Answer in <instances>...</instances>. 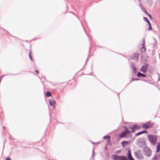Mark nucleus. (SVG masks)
Returning <instances> with one entry per match:
<instances>
[{"label": "nucleus", "mask_w": 160, "mask_h": 160, "mask_svg": "<svg viewBox=\"0 0 160 160\" xmlns=\"http://www.w3.org/2000/svg\"><path fill=\"white\" fill-rule=\"evenodd\" d=\"M139 6L142 10H142L143 9H144V8L143 7H142V5L141 4H140L139 5Z\"/></svg>", "instance_id": "nucleus-26"}, {"label": "nucleus", "mask_w": 160, "mask_h": 160, "mask_svg": "<svg viewBox=\"0 0 160 160\" xmlns=\"http://www.w3.org/2000/svg\"><path fill=\"white\" fill-rule=\"evenodd\" d=\"M126 145V144H125V143H124L123 144H122V146L123 148Z\"/></svg>", "instance_id": "nucleus-30"}, {"label": "nucleus", "mask_w": 160, "mask_h": 160, "mask_svg": "<svg viewBox=\"0 0 160 160\" xmlns=\"http://www.w3.org/2000/svg\"><path fill=\"white\" fill-rule=\"evenodd\" d=\"M148 133V132L146 130H144L142 132H138V133H136V136H137L142 133Z\"/></svg>", "instance_id": "nucleus-15"}, {"label": "nucleus", "mask_w": 160, "mask_h": 160, "mask_svg": "<svg viewBox=\"0 0 160 160\" xmlns=\"http://www.w3.org/2000/svg\"><path fill=\"white\" fill-rule=\"evenodd\" d=\"M148 15L149 17L151 19H152V17L151 15L149 14Z\"/></svg>", "instance_id": "nucleus-25"}, {"label": "nucleus", "mask_w": 160, "mask_h": 160, "mask_svg": "<svg viewBox=\"0 0 160 160\" xmlns=\"http://www.w3.org/2000/svg\"><path fill=\"white\" fill-rule=\"evenodd\" d=\"M3 128H4H4H5V127H3Z\"/></svg>", "instance_id": "nucleus-35"}, {"label": "nucleus", "mask_w": 160, "mask_h": 160, "mask_svg": "<svg viewBox=\"0 0 160 160\" xmlns=\"http://www.w3.org/2000/svg\"><path fill=\"white\" fill-rule=\"evenodd\" d=\"M93 154H94V150H93V153H92V157H93V158H94V156H93Z\"/></svg>", "instance_id": "nucleus-32"}, {"label": "nucleus", "mask_w": 160, "mask_h": 160, "mask_svg": "<svg viewBox=\"0 0 160 160\" xmlns=\"http://www.w3.org/2000/svg\"><path fill=\"white\" fill-rule=\"evenodd\" d=\"M138 57L139 54L138 53H134L132 57V58L138 61Z\"/></svg>", "instance_id": "nucleus-9"}, {"label": "nucleus", "mask_w": 160, "mask_h": 160, "mask_svg": "<svg viewBox=\"0 0 160 160\" xmlns=\"http://www.w3.org/2000/svg\"><path fill=\"white\" fill-rule=\"evenodd\" d=\"M160 150V149L157 148V152H158Z\"/></svg>", "instance_id": "nucleus-27"}, {"label": "nucleus", "mask_w": 160, "mask_h": 160, "mask_svg": "<svg viewBox=\"0 0 160 160\" xmlns=\"http://www.w3.org/2000/svg\"><path fill=\"white\" fill-rule=\"evenodd\" d=\"M148 64H146L143 65L140 69V71L144 73H146L148 69Z\"/></svg>", "instance_id": "nucleus-7"}, {"label": "nucleus", "mask_w": 160, "mask_h": 160, "mask_svg": "<svg viewBox=\"0 0 160 160\" xmlns=\"http://www.w3.org/2000/svg\"><path fill=\"white\" fill-rule=\"evenodd\" d=\"M157 155H155L151 159V160H156V159H157Z\"/></svg>", "instance_id": "nucleus-19"}, {"label": "nucleus", "mask_w": 160, "mask_h": 160, "mask_svg": "<svg viewBox=\"0 0 160 160\" xmlns=\"http://www.w3.org/2000/svg\"><path fill=\"white\" fill-rule=\"evenodd\" d=\"M50 104L51 106H52L53 108L54 107V104L55 103V101L53 99H51L49 101Z\"/></svg>", "instance_id": "nucleus-13"}, {"label": "nucleus", "mask_w": 160, "mask_h": 160, "mask_svg": "<svg viewBox=\"0 0 160 160\" xmlns=\"http://www.w3.org/2000/svg\"><path fill=\"white\" fill-rule=\"evenodd\" d=\"M157 148L160 149V142L158 143Z\"/></svg>", "instance_id": "nucleus-23"}, {"label": "nucleus", "mask_w": 160, "mask_h": 160, "mask_svg": "<svg viewBox=\"0 0 160 160\" xmlns=\"http://www.w3.org/2000/svg\"><path fill=\"white\" fill-rule=\"evenodd\" d=\"M154 41L156 42V40L155 39H154Z\"/></svg>", "instance_id": "nucleus-33"}, {"label": "nucleus", "mask_w": 160, "mask_h": 160, "mask_svg": "<svg viewBox=\"0 0 160 160\" xmlns=\"http://www.w3.org/2000/svg\"><path fill=\"white\" fill-rule=\"evenodd\" d=\"M127 157L129 160H135L132 157L130 151L129 150H128V152L127 154Z\"/></svg>", "instance_id": "nucleus-10"}, {"label": "nucleus", "mask_w": 160, "mask_h": 160, "mask_svg": "<svg viewBox=\"0 0 160 160\" xmlns=\"http://www.w3.org/2000/svg\"><path fill=\"white\" fill-rule=\"evenodd\" d=\"M156 160H157L156 159Z\"/></svg>", "instance_id": "nucleus-36"}, {"label": "nucleus", "mask_w": 160, "mask_h": 160, "mask_svg": "<svg viewBox=\"0 0 160 160\" xmlns=\"http://www.w3.org/2000/svg\"><path fill=\"white\" fill-rule=\"evenodd\" d=\"M6 160H11L9 158H6Z\"/></svg>", "instance_id": "nucleus-28"}, {"label": "nucleus", "mask_w": 160, "mask_h": 160, "mask_svg": "<svg viewBox=\"0 0 160 160\" xmlns=\"http://www.w3.org/2000/svg\"><path fill=\"white\" fill-rule=\"evenodd\" d=\"M103 138L104 139H107L108 140H109L110 139V136L109 135H107V136H104L103 137Z\"/></svg>", "instance_id": "nucleus-16"}, {"label": "nucleus", "mask_w": 160, "mask_h": 160, "mask_svg": "<svg viewBox=\"0 0 160 160\" xmlns=\"http://www.w3.org/2000/svg\"><path fill=\"white\" fill-rule=\"evenodd\" d=\"M112 158L113 160H128L126 156H119L116 155H112Z\"/></svg>", "instance_id": "nucleus-3"}, {"label": "nucleus", "mask_w": 160, "mask_h": 160, "mask_svg": "<svg viewBox=\"0 0 160 160\" xmlns=\"http://www.w3.org/2000/svg\"><path fill=\"white\" fill-rule=\"evenodd\" d=\"M124 129H125V130L124 131L122 132L119 135L120 137L121 138L125 137L127 134L129 133L130 132L126 127H124Z\"/></svg>", "instance_id": "nucleus-5"}, {"label": "nucleus", "mask_w": 160, "mask_h": 160, "mask_svg": "<svg viewBox=\"0 0 160 160\" xmlns=\"http://www.w3.org/2000/svg\"><path fill=\"white\" fill-rule=\"evenodd\" d=\"M148 141L153 146L156 145L157 140V138L156 136L152 135H148Z\"/></svg>", "instance_id": "nucleus-1"}, {"label": "nucleus", "mask_w": 160, "mask_h": 160, "mask_svg": "<svg viewBox=\"0 0 160 160\" xmlns=\"http://www.w3.org/2000/svg\"><path fill=\"white\" fill-rule=\"evenodd\" d=\"M137 76L138 77H143L144 78L146 77V76L143 74L141 73L140 72H138L137 74Z\"/></svg>", "instance_id": "nucleus-14"}, {"label": "nucleus", "mask_w": 160, "mask_h": 160, "mask_svg": "<svg viewBox=\"0 0 160 160\" xmlns=\"http://www.w3.org/2000/svg\"><path fill=\"white\" fill-rule=\"evenodd\" d=\"M143 152L145 156L147 157H149L151 155L152 152L149 148L146 147L143 148Z\"/></svg>", "instance_id": "nucleus-2"}, {"label": "nucleus", "mask_w": 160, "mask_h": 160, "mask_svg": "<svg viewBox=\"0 0 160 160\" xmlns=\"http://www.w3.org/2000/svg\"><path fill=\"white\" fill-rule=\"evenodd\" d=\"M131 68L133 71L134 73H136V72L137 68H136L135 64L133 63H132L131 65Z\"/></svg>", "instance_id": "nucleus-11"}, {"label": "nucleus", "mask_w": 160, "mask_h": 160, "mask_svg": "<svg viewBox=\"0 0 160 160\" xmlns=\"http://www.w3.org/2000/svg\"><path fill=\"white\" fill-rule=\"evenodd\" d=\"M143 44H142V47L141 50V51L142 52H145L146 50V48L144 46V45H145V39H143Z\"/></svg>", "instance_id": "nucleus-12"}, {"label": "nucleus", "mask_w": 160, "mask_h": 160, "mask_svg": "<svg viewBox=\"0 0 160 160\" xmlns=\"http://www.w3.org/2000/svg\"><path fill=\"white\" fill-rule=\"evenodd\" d=\"M129 143V141H123L122 142V144H123L124 143H125V144H128Z\"/></svg>", "instance_id": "nucleus-18"}, {"label": "nucleus", "mask_w": 160, "mask_h": 160, "mask_svg": "<svg viewBox=\"0 0 160 160\" xmlns=\"http://www.w3.org/2000/svg\"><path fill=\"white\" fill-rule=\"evenodd\" d=\"M159 80L160 81V78H159Z\"/></svg>", "instance_id": "nucleus-34"}, {"label": "nucleus", "mask_w": 160, "mask_h": 160, "mask_svg": "<svg viewBox=\"0 0 160 160\" xmlns=\"http://www.w3.org/2000/svg\"><path fill=\"white\" fill-rule=\"evenodd\" d=\"M46 95L47 97H49L50 96H51V94L50 92L48 91L46 92Z\"/></svg>", "instance_id": "nucleus-17"}, {"label": "nucleus", "mask_w": 160, "mask_h": 160, "mask_svg": "<svg viewBox=\"0 0 160 160\" xmlns=\"http://www.w3.org/2000/svg\"><path fill=\"white\" fill-rule=\"evenodd\" d=\"M153 125V124L150 121L146 122L142 125V128L144 129H148L151 127Z\"/></svg>", "instance_id": "nucleus-4"}, {"label": "nucleus", "mask_w": 160, "mask_h": 160, "mask_svg": "<svg viewBox=\"0 0 160 160\" xmlns=\"http://www.w3.org/2000/svg\"><path fill=\"white\" fill-rule=\"evenodd\" d=\"M31 53V51L30 52H29V57H30V59L32 61H33V60L32 59V58L31 56V55L30 54Z\"/></svg>", "instance_id": "nucleus-22"}, {"label": "nucleus", "mask_w": 160, "mask_h": 160, "mask_svg": "<svg viewBox=\"0 0 160 160\" xmlns=\"http://www.w3.org/2000/svg\"><path fill=\"white\" fill-rule=\"evenodd\" d=\"M35 71L37 73H39V71L37 70H35Z\"/></svg>", "instance_id": "nucleus-31"}, {"label": "nucleus", "mask_w": 160, "mask_h": 160, "mask_svg": "<svg viewBox=\"0 0 160 160\" xmlns=\"http://www.w3.org/2000/svg\"><path fill=\"white\" fill-rule=\"evenodd\" d=\"M144 10V11H143V12L146 13L147 15H148V14H149L146 11V10L144 8V9H143Z\"/></svg>", "instance_id": "nucleus-24"}, {"label": "nucleus", "mask_w": 160, "mask_h": 160, "mask_svg": "<svg viewBox=\"0 0 160 160\" xmlns=\"http://www.w3.org/2000/svg\"><path fill=\"white\" fill-rule=\"evenodd\" d=\"M143 20L145 22L148 23L149 25V27L148 28V30H152V27H151V24L150 22L148 21V18L146 17H143Z\"/></svg>", "instance_id": "nucleus-8"}, {"label": "nucleus", "mask_w": 160, "mask_h": 160, "mask_svg": "<svg viewBox=\"0 0 160 160\" xmlns=\"http://www.w3.org/2000/svg\"><path fill=\"white\" fill-rule=\"evenodd\" d=\"M126 145V144H125V143H124L123 144H122V146L123 148Z\"/></svg>", "instance_id": "nucleus-29"}, {"label": "nucleus", "mask_w": 160, "mask_h": 160, "mask_svg": "<svg viewBox=\"0 0 160 160\" xmlns=\"http://www.w3.org/2000/svg\"><path fill=\"white\" fill-rule=\"evenodd\" d=\"M134 155L135 157L139 160H142L143 158L142 155L139 151L135 152Z\"/></svg>", "instance_id": "nucleus-6"}, {"label": "nucleus", "mask_w": 160, "mask_h": 160, "mask_svg": "<svg viewBox=\"0 0 160 160\" xmlns=\"http://www.w3.org/2000/svg\"><path fill=\"white\" fill-rule=\"evenodd\" d=\"M139 80V79L138 78H132V80H131V82L132 81H134V80H136V81H138Z\"/></svg>", "instance_id": "nucleus-21"}, {"label": "nucleus", "mask_w": 160, "mask_h": 160, "mask_svg": "<svg viewBox=\"0 0 160 160\" xmlns=\"http://www.w3.org/2000/svg\"><path fill=\"white\" fill-rule=\"evenodd\" d=\"M136 127V125H134V126L132 127H131V128L132 130V132H134L135 130L134 129Z\"/></svg>", "instance_id": "nucleus-20"}]
</instances>
